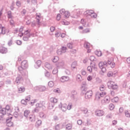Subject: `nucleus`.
I'll return each instance as SVG.
<instances>
[{
    "label": "nucleus",
    "instance_id": "774afa93",
    "mask_svg": "<svg viewBox=\"0 0 130 130\" xmlns=\"http://www.w3.org/2000/svg\"><path fill=\"white\" fill-rule=\"evenodd\" d=\"M66 12L67 11H66V10L63 9L60 10V13L61 14V15H64Z\"/></svg>",
    "mask_w": 130,
    "mask_h": 130
},
{
    "label": "nucleus",
    "instance_id": "3c124183",
    "mask_svg": "<svg viewBox=\"0 0 130 130\" xmlns=\"http://www.w3.org/2000/svg\"><path fill=\"white\" fill-rule=\"evenodd\" d=\"M48 86L50 87V88H52V87L54 86V83L53 82V81H49L48 83Z\"/></svg>",
    "mask_w": 130,
    "mask_h": 130
},
{
    "label": "nucleus",
    "instance_id": "e2e57ef3",
    "mask_svg": "<svg viewBox=\"0 0 130 130\" xmlns=\"http://www.w3.org/2000/svg\"><path fill=\"white\" fill-rule=\"evenodd\" d=\"M87 72H89V73H92V71L93 70V69H92L91 67L88 66L87 68Z\"/></svg>",
    "mask_w": 130,
    "mask_h": 130
},
{
    "label": "nucleus",
    "instance_id": "6e6d98bb",
    "mask_svg": "<svg viewBox=\"0 0 130 130\" xmlns=\"http://www.w3.org/2000/svg\"><path fill=\"white\" fill-rule=\"evenodd\" d=\"M30 32H31L30 30L27 29L24 31V34L25 36H27V35H29L30 34Z\"/></svg>",
    "mask_w": 130,
    "mask_h": 130
},
{
    "label": "nucleus",
    "instance_id": "ddd939ff",
    "mask_svg": "<svg viewBox=\"0 0 130 130\" xmlns=\"http://www.w3.org/2000/svg\"><path fill=\"white\" fill-rule=\"evenodd\" d=\"M12 118H13L12 116L7 118L6 119V124L7 126H13V122H11Z\"/></svg>",
    "mask_w": 130,
    "mask_h": 130
},
{
    "label": "nucleus",
    "instance_id": "49530a36",
    "mask_svg": "<svg viewBox=\"0 0 130 130\" xmlns=\"http://www.w3.org/2000/svg\"><path fill=\"white\" fill-rule=\"evenodd\" d=\"M90 17L91 18H93L94 19H96V18H97V14L93 11Z\"/></svg>",
    "mask_w": 130,
    "mask_h": 130
},
{
    "label": "nucleus",
    "instance_id": "a19ab883",
    "mask_svg": "<svg viewBox=\"0 0 130 130\" xmlns=\"http://www.w3.org/2000/svg\"><path fill=\"white\" fill-rule=\"evenodd\" d=\"M82 33L85 34L86 33H90V28H85L82 31Z\"/></svg>",
    "mask_w": 130,
    "mask_h": 130
},
{
    "label": "nucleus",
    "instance_id": "5701e85b",
    "mask_svg": "<svg viewBox=\"0 0 130 130\" xmlns=\"http://www.w3.org/2000/svg\"><path fill=\"white\" fill-rule=\"evenodd\" d=\"M81 111L83 112L85 114V116H89V112L88 111V109L87 108H83L81 109Z\"/></svg>",
    "mask_w": 130,
    "mask_h": 130
},
{
    "label": "nucleus",
    "instance_id": "c756f323",
    "mask_svg": "<svg viewBox=\"0 0 130 130\" xmlns=\"http://www.w3.org/2000/svg\"><path fill=\"white\" fill-rule=\"evenodd\" d=\"M45 67L48 70H51V69H52V67L48 62L45 63Z\"/></svg>",
    "mask_w": 130,
    "mask_h": 130
},
{
    "label": "nucleus",
    "instance_id": "423d86ee",
    "mask_svg": "<svg viewBox=\"0 0 130 130\" xmlns=\"http://www.w3.org/2000/svg\"><path fill=\"white\" fill-rule=\"evenodd\" d=\"M104 95H106V92H105V91L96 92L95 94V100H97V101L100 100L101 97H104Z\"/></svg>",
    "mask_w": 130,
    "mask_h": 130
},
{
    "label": "nucleus",
    "instance_id": "c9c22d12",
    "mask_svg": "<svg viewBox=\"0 0 130 130\" xmlns=\"http://www.w3.org/2000/svg\"><path fill=\"white\" fill-rule=\"evenodd\" d=\"M18 92L19 93H23V92H25V87L24 86H21L18 88Z\"/></svg>",
    "mask_w": 130,
    "mask_h": 130
},
{
    "label": "nucleus",
    "instance_id": "9b49d317",
    "mask_svg": "<svg viewBox=\"0 0 130 130\" xmlns=\"http://www.w3.org/2000/svg\"><path fill=\"white\" fill-rule=\"evenodd\" d=\"M110 102V97L109 96H106L104 100H102V104L106 105V104H109Z\"/></svg>",
    "mask_w": 130,
    "mask_h": 130
},
{
    "label": "nucleus",
    "instance_id": "bf43d9fd",
    "mask_svg": "<svg viewBox=\"0 0 130 130\" xmlns=\"http://www.w3.org/2000/svg\"><path fill=\"white\" fill-rule=\"evenodd\" d=\"M62 53H63V52H62V51L61 49H58L57 50V54L58 55H61Z\"/></svg>",
    "mask_w": 130,
    "mask_h": 130
},
{
    "label": "nucleus",
    "instance_id": "58836bf2",
    "mask_svg": "<svg viewBox=\"0 0 130 130\" xmlns=\"http://www.w3.org/2000/svg\"><path fill=\"white\" fill-rule=\"evenodd\" d=\"M94 53L98 56H101V55H102V52H101V51L96 50L94 52Z\"/></svg>",
    "mask_w": 130,
    "mask_h": 130
},
{
    "label": "nucleus",
    "instance_id": "b1692460",
    "mask_svg": "<svg viewBox=\"0 0 130 130\" xmlns=\"http://www.w3.org/2000/svg\"><path fill=\"white\" fill-rule=\"evenodd\" d=\"M8 52V49L3 47L0 49V53L2 54L7 53Z\"/></svg>",
    "mask_w": 130,
    "mask_h": 130
},
{
    "label": "nucleus",
    "instance_id": "4d7b16f0",
    "mask_svg": "<svg viewBox=\"0 0 130 130\" xmlns=\"http://www.w3.org/2000/svg\"><path fill=\"white\" fill-rule=\"evenodd\" d=\"M42 123V121H41V120H38L36 122V125H37V126H39V125H41Z\"/></svg>",
    "mask_w": 130,
    "mask_h": 130
},
{
    "label": "nucleus",
    "instance_id": "864d4df0",
    "mask_svg": "<svg viewBox=\"0 0 130 130\" xmlns=\"http://www.w3.org/2000/svg\"><path fill=\"white\" fill-rule=\"evenodd\" d=\"M59 59V58H58V57L57 56H55L54 57L52 61L53 62H56L57 61H58V60Z\"/></svg>",
    "mask_w": 130,
    "mask_h": 130
},
{
    "label": "nucleus",
    "instance_id": "f03ea898",
    "mask_svg": "<svg viewBox=\"0 0 130 130\" xmlns=\"http://www.w3.org/2000/svg\"><path fill=\"white\" fill-rule=\"evenodd\" d=\"M99 67L103 73H105V72H106V67H107V61H104V62H100Z\"/></svg>",
    "mask_w": 130,
    "mask_h": 130
},
{
    "label": "nucleus",
    "instance_id": "bb28decb",
    "mask_svg": "<svg viewBox=\"0 0 130 130\" xmlns=\"http://www.w3.org/2000/svg\"><path fill=\"white\" fill-rule=\"evenodd\" d=\"M45 103L44 102H41L39 103H37L36 104V107H38L39 108H41L43 107V106H44Z\"/></svg>",
    "mask_w": 130,
    "mask_h": 130
},
{
    "label": "nucleus",
    "instance_id": "72a5a7b5",
    "mask_svg": "<svg viewBox=\"0 0 130 130\" xmlns=\"http://www.w3.org/2000/svg\"><path fill=\"white\" fill-rule=\"evenodd\" d=\"M54 107V104H52L51 102H49L48 105V108L49 109H52Z\"/></svg>",
    "mask_w": 130,
    "mask_h": 130
},
{
    "label": "nucleus",
    "instance_id": "9d476101",
    "mask_svg": "<svg viewBox=\"0 0 130 130\" xmlns=\"http://www.w3.org/2000/svg\"><path fill=\"white\" fill-rule=\"evenodd\" d=\"M93 96V91L91 90H88L85 94V99H90Z\"/></svg>",
    "mask_w": 130,
    "mask_h": 130
},
{
    "label": "nucleus",
    "instance_id": "338daca9",
    "mask_svg": "<svg viewBox=\"0 0 130 130\" xmlns=\"http://www.w3.org/2000/svg\"><path fill=\"white\" fill-rule=\"evenodd\" d=\"M21 104H23V105H27V102L25 100H24V99L22 100L21 101Z\"/></svg>",
    "mask_w": 130,
    "mask_h": 130
},
{
    "label": "nucleus",
    "instance_id": "0eeeda50",
    "mask_svg": "<svg viewBox=\"0 0 130 130\" xmlns=\"http://www.w3.org/2000/svg\"><path fill=\"white\" fill-rule=\"evenodd\" d=\"M9 29H7L4 26H0V35H5V34L9 35Z\"/></svg>",
    "mask_w": 130,
    "mask_h": 130
},
{
    "label": "nucleus",
    "instance_id": "8fccbe9b",
    "mask_svg": "<svg viewBox=\"0 0 130 130\" xmlns=\"http://www.w3.org/2000/svg\"><path fill=\"white\" fill-rule=\"evenodd\" d=\"M73 45H74V43H69L67 44L68 47L70 49H72V48H73Z\"/></svg>",
    "mask_w": 130,
    "mask_h": 130
},
{
    "label": "nucleus",
    "instance_id": "79ce46f5",
    "mask_svg": "<svg viewBox=\"0 0 130 130\" xmlns=\"http://www.w3.org/2000/svg\"><path fill=\"white\" fill-rule=\"evenodd\" d=\"M67 107L68 110H71V109H72V107H73V104H72V103H70L68 106L67 105Z\"/></svg>",
    "mask_w": 130,
    "mask_h": 130
},
{
    "label": "nucleus",
    "instance_id": "0e129e2a",
    "mask_svg": "<svg viewBox=\"0 0 130 130\" xmlns=\"http://www.w3.org/2000/svg\"><path fill=\"white\" fill-rule=\"evenodd\" d=\"M40 117H41V118H45V117H46V116L45 115V114H44V113H40Z\"/></svg>",
    "mask_w": 130,
    "mask_h": 130
},
{
    "label": "nucleus",
    "instance_id": "f257e3e1",
    "mask_svg": "<svg viewBox=\"0 0 130 130\" xmlns=\"http://www.w3.org/2000/svg\"><path fill=\"white\" fill-rule=\"evenodd\" d=\"M28 67V61L24 60L21 62V66L18 68V71L22 76H26L28 74L26 69H27Z\"/></svg>",
    "mask_w": 130,
    "mask_h": 130
},
{
    "label": "nucleus",
    "instance_id": "a878e982",
    "mask_svg": "<svg viewBox=\"0 0 130 130\" xmlns=\"http://www.w3.org/2000/svg\"><path fill=\"white\" fill-rule=\"evenodd\" d=\"M58 100L55 98H51L50 99V102L52 103L53 104H54L55 103H57V102Z\"/></svg>",
    "mask_w": 130,
    "mask_h": 130
},
{
    "label": "nucleus",
    "instance_id": "c85d7f7f",
    "mask_svg": "<svg viewBox=\"0 0 130 130\" xmlns=\"http://www.w3.org/2000/svg\"><path fill=\"white\" fill-rule=\"evenodd\" d=\"M29 114H30V111L29 110H26L25 111H24V116H25V117H26V118H28L29 117H28Z\"/></svg>",
    "mask_w": 130,
    "mask_h": 130
},
{
    "label": "nucleus",
    "instance_id": "20e7f679",
    "mask_svg": "<svg viewBox=\"0 0 130 130\" xmlns=\"http://www.w3.org/2000/svg\"><path fill=\"white\" fill-rule=\"evenodd\" d=\"M107 85H108V87H109V88H111L113 90H116V89L118 88V86H117V85H116V84H115V83H114V82L112 81H109L107 83Z\"/></svg>",
    "mask_w": 130,
    "mask_h": 130
},
{
    "label": "nucleus",
    "instance_id": "1a4fd4ad",
    "mask_svg": "<svg viewBox=\"0 0 130 130\" xmlns=\"http://www.w3.org/2000/svg\"><path fill=\"white\" fill-rule=\"evenodd\" d=\"M112 61H113V58L111 57L107 62V67H111L112 68H114L115 67V63L112 62Z\"/></svg>",
    "mask_w": 130,
    "mask_h": 130
},
{
    "label": "nucleus",
    "instance_id": "473e14b6",
    "mask_svg": "<svg viewBox=\"0 0 130 130\" xmlns=\"http://www.w3.org/2000/svg\"><path fill=\"white\" fill-rule=\"evenodd\" d=\"M84 48H86V49L90 48V43L85 42L84 44Z\"/></svg>",
    "mask_w": 130,
    "mask_h": 130
},
{
    "label": "nucleus",
    "instance_id": "4be33fe9",
    "mask_svg": "<svg viewBox=\"0 0 130 130\" xmlns=\"http://www.w3.org/2000/svg\"><path fill=\"white\" fill-rule=\"evenodd\" d=\"M76 96H77V91L75 90H72L71 93V98L72 99H75Z\"/></svg>",
    "mask_w": 130,
    "mask_h": 130
},
{
    "label": "nucleus",
    "instance_id": "a18cd8bd",
    "mask_svg": "<svg viewBox=\"0 0 130 130\" xmlns=\"http://www.w3.org/2000/svg\"><path fill=\"white\" fill-rule=\"evenodd\" d=\"M29 38H30L28 35L27 36H24L23 37V40H24V41H28V40H29Z\"/></svg>",
    "mask_w": 130,
    "mask_h": 130
},
{
    "label": "nucleus",
    "instance_id": "f8f14e48",
    "mask_svg": "<svg viewBox=\"0 0 130 130\" xmlns=\"http://www.w3.org/2000/svg\"><path fill=\"white\" fill-rule=\"evenodd\" d=\"M70 81V77L67 76H63L60 78V82L61 83H66V82H69Z\"/></svg>",
    "mask_w": 130,
    "mask_h": 130
},
{
    "label": "nucleus",
    "instance_id": "69168bd1",
    "mask_svg": "<svg viewBox=\"0 0 130 130\" xmlns=\"http://www.w3.org/2000/svg\"><path fill=\"white\" fill-rule=\"evenodd\" d=\"M25 100L26 102H29V101H30V100H31V96L30 95L26 96Z\"/></svg>",
    "mask_w": 130,
    "mask_h": 130
},
{
    "label": "nucleus",
    "instance_id": "c03bdc74",
    "mask_svg": "<svg viewBox=\"0 0 130 130\" xmlns=\"http://www.w3.org/2000/svg\"><path fill=\"white\" fill-rule=\"evenodd\" d=\"M53 92L56 94H59L60 93V89L59 88H56L53 90Z\"/></svg>",
    "mask_w": 130,
    "mask_h": 130
},
{
    "label": "nucleus",
    "instance_id": "a211bd4d",
    "mask_svg": "<svg viewBox=\"0 0 130 130\" xmlns=\"http://www.w3.org/2000/svg\"><path fill=\"white\" fill-rule=\"evenodd\" d=\"M27 119L31 121V122H35L36 120V117L35 115H29Z\"/></svg>",
    "mask_w": 130,
    "mask_h": 130
},
{
    "label": "nucleus",
    "instance_id": "393cba45",
    "mask_svg": "<svg viewBox=\"0 0 130 130\" xmlns=\"http://www.w3.org/2000/svg\"><path fill=\"white\" fill-rule=\"evenodd\" d=\"M41 66V60H38L36 62V65L35 66V68L36 69H39Z\"/></svg>",
    "mask_w": 130,
    "mask_h": 130
},
{
    "label": "nucleus",
    "instance_id": "37998d69",
    "mask_svg": "<svg viewBox=\"0 0 130 130\" xmlns=\"http://www.w3.org/2000/svg\"><path fill=\"white\" fill-rule=\"evenodd\" d=\"M60 128H61V124H58L55 127V130H60Z\"/></svg>",
    "mask_w": 130,
    "mask_h": 130
},
{
    "label": "nucleus",
    "instance_id": "f704fd0d",
    "mask_svg": "<svg viewBox=\"0 0 130 130\" xmlns=\"http://www.w3.org/2000/svg\"><path fill=\"white\" fill-rule=\"evenodd\" d=\"M72 124L71 123H68L66 125V130H70V129H72Z\"/></svg>",
    "mask_w": 130,
    "mask_h": 130
},
{
    "label": "nucleus",
    "instance_id": "6ab92c4d",
    "mask_svg": "<svg viewBox=\"0 0 130 130\" xmlns=\"http://www.w3.org/2000/svg\"><path fill=\"white\" fill-rule=\"evenodd\" d=\"M22 81H23V78H22V76L19 75L16 77L15 82L17 85H19V84H20Z\"/></svg>",
    "mask_w": 130,
    "mask_h": 130
},
{
    "label": "nucleus",
    "instance_id": "4c0bfd02",
    "mask_svg": "<svg viewBox=\"0 0 130 130\" xmlns=\"http://www.w3.org/2000/svg\"><path fill=\"white\" fill-rule=\"evenodd\" d=\"M67 49H68V48L64 46H62L61 47V50L63 52V53H65V52H67Z\"/></svg>",
    "mask_w": 130,
    "mask_h": 130
},
{
    "label": "nucleus",
    "instance_id": "cd10ccee",
    "mask_svg": "<svg viewBox=\"0 0 130 130\" xmlns=\"http://www.w3.org/2000/svg\"><path fill=\"white\" fill-rule=\"evenodd\" d=\"M94 11L93 10H87L84 12V15L91 16Z\"/></svg>",
    "mask_w": 130,
    "mask_h": 130
},
{
    "label": "nucleus",
    "instance_id": "052dcab7",
    "mask_svg": "<svg viewBox=\"0 0 130 130\" xmlns=\"http://www.w3.org/2000/svg\"><path fill=\"white\" fill-rule=\"evenodd\" d=\"M4 109H5V111H6V112L7 113V111H10V106L9 105H7L6 106V108H4Z\"/></svg>",
    "mask_w": 130,
    "mask_h": 130
},
{
    "label": "nucleus",
    "instance_id": "680f3d73",
    "mask_svg": "<svg viewBox=\"0 0 130 130\" xmlns=\"http://www.w3.org/2000/svg\"><path fill=\"white\" fill-rule=\"evenodd\" d=\"M110 110H113L114 109V105L113 104H110L109 105Z\"/></svg>",
    "mask_w": 130,
    "mask_h": 130
},
{
    "label": "nucleus",
    "instance_id": "5fc2aeb1",
    "mask_svg": "<svg viewBox=\"0 0 130 130\" xmlns=\"http://www.w3.org/2000/svg\"><path fill=\"white\" fill-rule=\"evenodd\" d=\"M37 101H38L37 99L31 100L30 102V105L33 106V105H34V104H35Z\"/></svg>",
    "mask_w": 130,
    "mask_h": 130
},
{
    "label": "nucleus",
    "instance_id": "dca6fc26",
    "mask_svg": "<svg viewBox=\"0 0 130 130\" xmlns=\"http://www.w3.org/2000/svg\"><path fill=\"white\" fill-rule=\"evenodd\" d=\"M58 107L59 108L61 109L62 111H63V112L67 111V110H68L67 107V104H62L61 103H60Z\"/></svg>",
    "mask_w": 130,
    "mask_h": 130
},
{
    "label": "nucleus",
    "instance_id": "603ef678",
    "mask_svg": "<svg viewBox=\"0 0 130 130\" xmlns=\"http://www.w3.org/2000/svg\"><path fill=\"white\" fill-rule=\"evenodd\" d=\"M70 12L68 11H66V12L65 13V14H64V18H69V17H70Z\"/></svg>",
    "mask_w": 130,
    "mask_h": 130
},
{
    "label": "nucleus",
    "instance_id": "2eb2a0df",
    "mask_svg": "<svg viewBox=\"0 0 130 130\" xmlns=\"http://www.w3.org/2000/svg\"><path fill=\"white\" fill-rule=\"evenodd\" d=\"M96 116H103L104 115V111L102 110H96L95 112Z\"/></svg>",
    "mask_w": 130,
    "mask_h": 130
},
{
    "label": "nucleus",
    "instance_id": "f3484780",
    "mask_svg": "<svg viewBox=\"0 0 130 130\" xmlns=\"http://www.w3.org/2000/svg\"><path fill=\"white\" fill-rule=\"evenodd\" d=\"M56 66L58 69H61L64 67V61H61L56 63Z\"/></svg>",
    "mask_w": 130,
    "mask_h": 130
},
{
    "label": "nucleus",
    "instance_id": "39448f33",
    "mask_svg": "<svg viewBox=\"0 0 130 130\" xmlns=\"http://www.w3.org/2000/svg\"><path fill=\"white\" fill-rule=\"evenodd\" d=\"M6 114V109L2 108V106H0V122L4 120V116Z\"/></svg>",
    "mask_w": 130,
    "mask_h": 130
},
{
    "label": "nucleus",
    "instance_id": "2f4dec72",
    "mask_svg": "<svg viewBox=\"0 0 130 130\" xmlns=\"http://www.w3.org/2000/svg\"><path fill=\"white\" fill-rule=\"evenodd\" d=\"M7 17L8 19H13V15H12V11H9L7 12Z\"/></svg>",
    "mask_w": 130,
    "mask_h": 130
},
{
    "label": "nucleus",
    "instance_id": "aec40b11",
    "mask_svg": "<svg viewBox=\"0 0 130 130\" xmlns=\"http://www.w3.org/2000/svg\"><path fill=\"white\" fill-rule=\"evenodd\" d=\"M81 23L84 27H89V23L85 19H81Z\"/></svg>",
    "mask_w": 130,
    "mask_h": 130
},
{
    "label": "nucleus",
    "instance_id": "de8ad7c7",
    "mask_svg": "<svg viewBox=\"0 0 130 130\" xmlns=\"http://www.w3.org/2000/svg\"><path fill=\"white\" fill-rule=\"evenodd\" d=\"M16 5L17 7H18V8H20L22 5V4L21 3V2L20 1H17L16 2Z\"/></svg>",
    "mask_w": 130,
    "mask_h": 130
},
{
    "label": "nucleus",
    "instance_id": "7c9ffc66",
    "mask_svg": "<svg viewBox=\"0 0 130 130\" xmlns=\"http://www.w3.org/2000/svg\"><path fill=\"white\" fill-rule=\"evenodd\" d=\"M76 80L78 82H82V76L80 74H77L76 76Z\"/></svg>",
    "mask_w": 130,
    "mask_h": 130
},
{
    "label": "nucleus",
    "instance_id": "6e6552de",
    "mask_svg": "<svg viewBox=\"0 0 130 130\" xmlns=\"http://www.w3.org/2000/svg\"><path fill=\"white\" fill-rule=\"evenodd\" d=\"M36 91H39V92H44L46 90V87L43 85H39L35 87Z\"/></svg>",
    "mask_w": 130,
    "mask_h": 130
},
{
    "label": "nucleus",
    "instance_id": "e433bc0d",
    "mask_svg": "<svg viewBox=\"0 0 130 130\" xmlns=\"http://www.w3.org/2000/svg\"><path fill=\"white\" fill-rule=\"evenodd\" d=\"M71 68L73 70H74V69H76L77 68V61H75L73 62V63L71 64Z\"/></svg>",
    "mask_w": 130,
    "mask_h": 130
},
{
    "label": "nucleus",
    "instance_id": "09e8293b",
    "mask_svg": "<svg viewBox=\"0 0 130 130\" xmlns=\"http://www.w3.org/2000/svg\"><path fill=\"white\" fill-rule=\"evenodd\" d=\"M52 73L53 75H56L58 73V69H57V68H56L53 69Z\"/></svg>",
    "mask_w": 130,
    "mask_h": 130
},
{
    "label": "nucleus",
    "instance_id": "ea45409f",
    "mask_svg": "<svg viewBox=\"0 0 130 130\" xmlns=\"http://www.w3.org/2000/svg\"><path fill=\"white\" fill-rule=\"evenodd\" d=\"M32 113H37L39 112V108L38 107H37L32 111Z\"/></svg>",
    "mask_w": 130,
    "mask_h": 130
},
{
    "label": "nucleus",
    "instance_id": "4468645a",
    "mask_svg": "<svg viewBox=\"0 0 130 130\" xmlns=\"http://www.w3.org/2000/svg\"><path fill=\"white\" fill-rule=\"evenodd\" d=\"M88 90V87H87V83L86 82H83L81 85V91L82 92H86Z\"/></svg>",
    "mask_w": 130,
    "mask_h": 130
},
{
    "label": "nucleus",
    "instance_id": "13d9d810",
    "mask_svg": "<svg viewBox=\"0 0 130 130\" xmlns=\"http://www.w3.org/2000/svg\"><path fill=\"white\" fill-rule=\"evenodd\" d=\"M118 97H115L113 99H112V102H118Z\"/></svg>",
    "mask_w": 130,
    "mask_h": 130
},
{
    "label": "nucleus",
    "instance_id": "412c9836",
    "mask_svg": "<svg viewBox=\"0 0 130 130\" xmlns=\"http://www.w3.org/2000/svg\"><path fill=\"white\" fill-rule=\"evenodd\" d=\"M37 19V22L38 24V25H40V18H41V14L40 13H36V14Z\"/></svg>",
    "mask_w": 130,
    "mask_h": 130
},
{
    "label": "nucleus",
    "instance_id": "7ed1b4c3",
    "mask_svg": "<svg viewBox=\"0 0 130 130\" xmlns=\"http://www.w3.org/2000/svg\"><path fill=\"white\" fill-rule=\"evenodd\" d=\"M81 15H82V12L80 10H74L71 13V17L74 19H78V18H80Z\"/></svg>",
    "mask_w": 130,
    "mask_h": 130
}]
</instances>
